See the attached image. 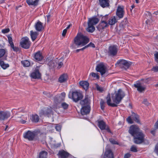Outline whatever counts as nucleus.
I'll return each mask as SVG.
<instances>
[{"label":"nucleus","instance_id":"nucleus-41","mask_svg":"<svg viewBox=\"0 0 158 158\" xmlns=\"http://www.w3.org/2000/svg\"><path fill=\"white\" fill-rule=\"evenodd\" d=\"M105 102L102 99H101L100 102V104L101 109L103 110L105 107Z\"/></svg>","mask_w":158,"mask_h":158},{"label":"nucleus","instance_id":"nucleus-22","mask_svg":"<svg viewBox=\"0 0 158 158\" xmlns=\"http://www.w3.org/2000/svg\"><path fill=\"white\" fill-rule=\"evenodd\" d=\"M109 0H99V5L102 8L108 7L109 6Z\"/></svg>","mask_w":158,"mask_h":158},{"label":"nucleus","instance_id":"nucleus-27","mask_svg":"<svg viewBox=\"0 0 158 158\" xmlns=\"http://www.w3.org/2000/svg\"><path fill=\"white\" fill-rule=\"evenodd\" d=\"M38 35V33L37 32H34L32 30L30 31V35L33 41L36 39Z\"/></svg>","mask_w":158,"mask_h":158},{"label":"nucleus","instance_id":"nucleus-8","mask_svg":"<svg viewBox=\"0 0 158 158\" xmlns=\"http://www.w3.org/2000/svg\"><path fill=\"white\" fill-rule=\"evenodd\" d=\"M143 83L140 81H137L134 84V86L137 89L138 91L140 93H142L144 92L146 89V86L143 85Z\"/></svg>","mask_w":158,"mask_h":158},{"label":"nucleus","instance_id":"nucleus-31","mask_svg":"<svg viewBox=\"0 0 158 158\" xmlns=\"http://www.w3.org/2000/svg\"><path fill=\"white\" fill-rule=\"evenodd\" d=\"M88 27L86 28V31L90 33H92L95 30V27L94 26V25L89 24V23H88Z\"/></svg>","mask_w":158,"mask_h":158},{"label":"nucleus","instance_id":"nucleus-50","mask_svg":"<svg viewBox=\"0 0 158 158\" xmlns=\"http://www.w3.org/2000/svg\"><path fill=\"white\" fill-rule=\"evenodd\" d=\"M127 121L129 123L132 124L133 123V121L130 116L128 117L127 119Z\"/></svg>","mask_w":158,"mask_h":158},{"label":"nucleus","instance_id":"nucleus-12","mask_svg":"<svg viewBox=\"0 0 158 158\" xmlns=\"http://www.w3.org/2000/svg\"><path fill=\"white\" fill-rule=\"evenodd\" d=\"M98 126L101 130H106L108 132L111 133V131L108 127L107 126L106 123L102 120H101L98 122Z\"/></svg>","mask_w":158,"mask_h":158},{"label":"nucleus","instance_id":"nucleus-15","mask_svg":"<svg viewBox=\"0 0 158 158\" xmlns=\"http://www.w3.org/2000/svg\"><path fill=\"white\" fill-rule=\"evenodd\" d=\"M10 116V113L8 111H0V120H3Z\"/></svg>","mask_w":158,"mask_h":158},{"label":"nucleus","instance_id":"nucleus-46","mask_svg":"<svg viewBox=\"0 0 158 158\" xmlns=\"http://www.w3.org/2000/svg\"><path fill=\"white\" fill-rule=\"evenodd\" d=\"M151 70L154 72H158V65L153 66L151 69Z\"/></svg>","mask_w":158,"mask_h":158},{"label":"nucleus","instance_id":"nucleus-51","mask_svg":"<svg viewBox=\"0 0 158 158\" xmlns=\"http://www.w3.org/2000/svg\"><path fill=\"white\" fill-rule=\"evenodd\" d=\"M10 30L9 28H7L5 29H2V32L4 34H5L8 33L9 32Z\"/></svg>","mask_w":158,"mask_h":158},{"label":"nucleus","instance_id":"nucleus-57","mask_svg":"<svg viewBox=\"0 0 158 158\" xmlns=\"http://www.w3.org/2000/svg\"><path fill=\"white\" fill-rule=\"evenodd\" d=\"M55 128L56 129V131H59L61 129V127L59 125H57L55 127Z\"/></svg>","mask_w":158,"mask_h":158},{"label":"nucleus","instance_id":"nucleus-47","mask_svg":"<svg viewBox=\"0 0 158 158\" xmlns=\"http://www.w3.org/2000/svg\"><path fill=\"white\" fill-rule=\"evenodd\" d=\"M10 46L14 51L17 52L19 51V48L17 47H15L14 44L10 45Z\"/></svg>","mask_w":158,"mask_h":158},{"label":"nucleus","instance_id":"nucleus-49","mask_svg":"<svg viewBox=\"0 0 158 158\" xmlns=\"http://www.w3.org/2000/svg\"><path fill=\"white\" fill-rule=\"evenodd\" d=\"M85 47L86 48H88L89 47H91L94 48L95 47L94 44L91 42L89 43L87 45L85 46Z\"/></svg>","mask_w":158,"mask_h":158},{"label":"nucleus","instance_id":"nucleus-54","mask_svg":"<svg viewBox=\"0 0 158 158\" xmlns=\"http://www.w3.org/2000/svg\"><path fill=\"white\" fill-rule=\"evenodd\" d=\"M57 68L60 69V68L63 65V63L62 62H59L58 63Z\"/></svg>","mask_w":158,"mask_h":158},{"label":"nucleus","instance_id":"nucleus-58","mask_svg":"<svg viewBox=\"0 0 158 158\" xmlns=\"http://www.w3.org/2000/svg\"><path fill=\"white\" fill-rule=\"evenodd\" d=\"M154 126V128L156 129L158 128V120L155 123Z\"/></svg>","mask_w":158,"mask_h":158},{"label":"nucleus","instance_id":"nucleus-23","mask_svg":"<svg viewBox=\"0 0 158 158\" xmlns=\"http://www.w3.org/2000/svg\"><path fill=\"white\" fill-rule=\"evenodd\" d=\"M58 155L60 158H68L70 154L64 150H62L59 152Z\"/></svg>","mask_w":158,"mask_h":158},{"label":"nucleus","instance_id":"nucleus-35","mask_svg":"<svg viewBox=\"0 0 158 158\" xmlns=\"http://www.w3.org/2000/svg\"><path fill=\"white\" fill-rule=\"evenodd\" d=\"M67 80V76L66 75H62L59 78V81L60 83L63 82Z\"/></svg>","mask_w":158,"mask_h":158},{"label":"nucleus","instance_id":"nucleus-36","mask_svg":"<svg viewBox=\"0 0 158 158\" xmlns=\"http://www.w3.org/2000/svg\"><path fill=\"white\" fill-rule=\"evenodd\" d=\"M153 79L152 77H149L147 78L142 79L140 81H142L143 83H148L149 81H152Z\"/></svg>","mask_w":158,"mask_h":158},{"label":"nucleus","instance_id":"nucleus-25","mask_svg":"<svg viewBox=\"0 0 158 158\" xmlns=\"http://www.w3.org/2000/svg\"><path fill=\"white\" fill-rule=\"evenodd\" d=\"M80 86L85 90L88 89L89 83L86 81H82L79 82Z\"/></svg>","mask_w":158,"mask_h":158},{"label":"nucleus","instance_id":"nucleus-45","mask_svg":"<svg viewBox=\"0 0 158 158\" xmlns=\"http://www.w3.org/2000/svg\"><path fill=\"white\" fill-rule=\"evenodd\" d=\"M130 150L131 151L134 152H137V150L136 147L134 145H133L131 146Z\"/></svg>","mask_w":158,"mask_h":158},{"label":"nucleus","instance_id":"nucleus-29","mask_svg":"<svg viewBox=\"0 0 158 158\" xmlns=\"http://www.w3.org/2000/svg\"><path fill=\"white\" fill-rule=\"evenodd\" d=\"M131 116L133 119L136 122L138 123H140V121L139 120V116L134 113H132Z\"/></svg>","mask_w":158,"mask_h":158},{"label":"nucleus","instance_id":"nucleus-6","mask_svg":"<svg viewBox=\"0 0 158 158\" xmlns=\"http://www.w3.org/2000/svg\"><path fill=\"white\" fill-rule=\"evenodd\" d=\"M31 42L28 37H25L22 38L20 42L21 47L26 49H28L30 46Z\"/></svg>","mask_w":158,"mask_h":158},{"label":"nucleus","instance_id":"nucleus-7","mask_svg":"<svg viewBox=\"0 0 158 158\" xmlns=\"http://www.w3.org/2000/svg\"><path fill=\"white\" fill-rule=\"evenodd\" d=\"M72 98L73 101L76 102L81 100L83 98L82 93L77 90L72 92Z\"/></svg>","mask_w":158,"mask_h":158},{"label":"nucleus","instance_id":"nucleus-44","mask_svg":"<svg viewBox=\"0 0 158 158\" xmlns=\"http://www.w3.org/2000/svg\"><path fill=\"white\" fill-rule=\"evenodd\" d=\"M6 51L4 49H0V58L3 56L5 54Z\"/></svg>","mask_w":158,"mask_h":158},{"label":"nucleus","instance_id":"nucleus-61","mask_svg":"<svg viewBox=\"0 0 158 158\" xmlns=\"http://www.w3.org/2000/svg\"><path fill=\"white\" fill-rule=\"evenodd\" d=\"M107 19V16H104L102 17L101 20H105L106 21V20Z\"/></svg>","mask_w":158,"mask_h":158},{"label":"nucleus","instance_id":"nucleus-16","mask_svg":"<svg viewBox=\"0 0 158 158\" xmlns=\"http://www.w3.org/2000/svg\"><path fill=\"white\" fill-rule=\"evenodd\" d=\"M103 158H114L113 153L110 149H107L104 153Z\"/></svg>","mask_w":158,"mask_h":158},{"label":"nucleus","instance_id":"nucleus-62","mask_svg":"<svg viewBox=\"0 0 158 158\" xmlns=\"http://www.w3.org/2000/svg\"><path fill=\"white\" fill-rule=\"evenodd\" d=\"M45 94L46 96L48 97H51L52 96V94H51L49 93H45Z\"/></svg>","mask_w":158,"mask_h":158},{"label":"nucleus","instance_id":"nucleus-20","mask_svg":"<svg viewBox=\"0 0 158 158\" xmlns=\"http://www.w3.org/2000/svg\"><path fill=\"white\" fill-rule=\"evenodd\" d=\"M31 74V77L33 78L39 79L41 77V74L38 69H36Z\"/></svg>","mask_w":158,"mask_h":158},{"label":"nucleus","instance_id":"nucleus-28","mask_svg":"<svg viewBox=\"0 0 158 158\" xmlns=\"http://www.w3.org/2000/svg\"><path fill=\"white\" fill-rule=\"evenodd\" d=\"M64 99V98H62L60 96L56 95L54 98V101L55 103L58 104L63 101Z\"/></svg>","mask_w":158,"mask_h":158},{"label":"nucleus","instance_id":"nucleus-21","mask_svg":"<svg viewBox=\"0 0 158 158\" xmlns=\"http://www.w3.org/2000/svg\"><path fill=\"white\" fill-rule=\"evenodd\" d=\"M35 30L38 31H40L44 29L43 23L40 21H38L35 23Z\"/></svg>","mask_w":158,"mask_h":158},{"label":"nucleus","instance_id":"nucleus-59","mask_svg":"<svg viewBox=\"0 0 158 158\" xmlns=\"http://www.w3.org/2000/svg\"><path fill=\"white\" fill-rule=\"evenodd\" d=\"M67 31V30L66 29H65L63 31V32L62 33V35L63 36H65V35Z\"/></svg>","mask_w":158,"mask_h":158},{"label":"nucleus","instance_id":"nucleus-1","mask_svg":"<svg viewBox=\"0 0 158 158\" xmlns=\"http://www.w3.org/2000/svg\"><path fill=\"white\" fill-rule=\"evenodd\" d=\"M125 96L124 92L121 89H119L117 91H115L111 95V98L114 102L113 103L111 102V100L110 94H108L106 98V102L107 104L110 106L112 107H117V104H119L123 98Z\"/></svg>","mask_w":158,"mask_h":158},{"label":"nucleus","instance_id":"nucleus-52","mask_svg":"<svg viewBox=\"0 0 158 158\" xmlns=\"http://www.w3.org/2000/svg\"><path fill=\"white\" fill-rule=\"evenodd\" d=\"M96 87L98 91H100L101 92L103 91V88L99 86L98 84L96 85Z\"/></svg>","mask_w":158,"mask_h":158},{"label":"nucleus","instance_id":"nucleus-4","mask_svg":"<svg viewBox=\"0 0 158 158\" xmlns=\"http://www.w3.org/2000/svg\"><path fill=\"white\" fill-rule=\"evenodd\" d=\"M40 135V133L39 132L28 130L23 133V137L29 141H32L35 139H38V136Z\"/></svg>","mask_w":158,"mask_h":158},{"label":"nucleus","instance_id":"nucleus-26","mask_svg":"<svg viewBox=\"0 0 158 158\" xmlns=\"http://www.w3.org/2000/svg\"><path fill=\"white\" fill-rule=\"evenodd\" d=\"M80 103L83 106L89 105V98L88 97H85L84 99L81 100Z\"/></svg>","mask_w":158,"mask_h":158},{"label":"nucleus","instance_id":"nucleus-42","mask_svg":"<svg viewBox=\"0 0 158 158\" xmlns=\"http://www.w3.org/2000/svg\"><path fill=\"white\" fill-rule=\"evenodd\" d=\"M8 38V40L9 44H10V45L13 44V40L11 37L10 36V35H8L7 36Z\"/></svg>","mask_w":158,"mask_h":158},{"label":"nucleus","instance_id":"nucleus-9","mask_svg":"<svg viewBox=\"0 0 158 158\" xmlns=\"http://www.w3.org/2000/svg\"><path fill=\"white\" fill-rule=\"evenodd\" d=\"M118 51L117 46L116 45H111L108 48L107 54L109 56L112 57L116 55Z\"/></svg>","mask_w":158,"mask_h":158},{"label":"nucleus","instance_id":"nucleus-3","mask_svg":"<svg viewBox=\"0 0 158 158\" xmlns=\"http://www.w3.org/2000/svg\"><path fill=\"white\" fill-rule=\"evenodd\" d=\"M89 40V39L86 36L81 34H78L74 40L75 44L78 46H81L86 45Z\"/></svg>","mask_w":158,"mask_h":158},{"label":"nucleus","instance_id":"nucleus-53","mask_svg":"<svg viewBox=\"0 0 158 158\" xmlns=\"http://www.w3.org/2000/svg\"><path fill=\"white\" fill-rule=\"evenodd\" d=\"M142 103L147 106H148L150 104V103L148 102V100L147 99H144Z\"/></svg>","mask_w":158,"mask_h":158},{"label":"nucleus","instance_id":"nucleus-55","mask_svg":"<svg viewBox=\"0 0 158 158\" xmlns=\"http://www.w3.org/2000/svg\"><path fill=\"white\" fill-rule=\"evenodd\" d=\"M110 141L111 143L113 144H117V142H116L114 139H110Z\"/></svg>","mask_w":158,"mask_h":158},{"label":"nucleus","instance_id":"nucleus-2","mask_svg":"<svg viewBox=\"0 0 158 158\" xmlns=\"http://www.w3.org/2000/svg\"><path fill=\"white\" fill-rule=\"evenodd\" d=\"M129 132L134 138V142L136 144H140L144 141V135L136 125H132L129 128Z\"/></svg>","mask_w":158,"mask_h":158},{"label":"nucleus","instance_id":"nucleus-40","mask_svg":"<svg viewBox=\"0 0 158 158\" xmlns=\"http://www.w3.org/2000/svg\"><path fill=\"white\" fill-rule=\"evenodd\" d=\"M90 75L94 78H96L97 79H98L99 78V76L97 73L92 72L90 73Z\"/></svg>","mask_w":158,"mask_h":158},{"label":"nucleus","instance_id":"nucleus-63","mask_svg":"<svg viewBox=\"0 0 158 158\" xmlns=\"http://www.w3.org/2000/svg\"><path fill=\"white\" fill-rule=\"evenodd\" d=\"M155 57V59H158V52H157L154 55Z\"/></svg>","mask_w":158,"mask_h":158},{"label":"nucleus","instance_id":"nucleus-48","mask_svg":"<svg viewBox=\"0 0 158 158\" xmlns=\"http://www.w3.org/2000/svg\"><path fill=\"white\" fill-rule=\"evenodd\" d=\"M154 152L158 155V142L155 145Z\"/></svg>","mask_w":158,"mask_h":158},{"label":"nucleus","instance_id":"nucleus-11","mask_svg":"<svg viewBox=\"0 0 158 158\" xmlns=\"http://www.w3.org/2000/svg\"><path fill=\"white\" fill-rule=\"evenodd\" d=\"M106 68L102 63L98 64L96 68V70L98 72L101 73L102 76L106 72Z\"/></svg>","mask_w":158,"mask_h":158},{"label":"nucleus","instance_id":"nucleus-39","mask_svg":"<svg viewBox=\"0 0 158 158\" xmlns=\"http://www.w3.org/2000/svg\"><path fill=\"white\" fill-rule=\"evenodd\" d=\"M1 67L3 69H5L9 67V65L7 64H5L3 61L1 65Z\"/></svg>","mask_w":158,"mask_h":158},{"label":"nucleus","instance_id":"nucleus-19","mask_svg":"<svg viewBox=\"0 0 158 158\" xmlns=\"http://www.w3.org/2000/svg\"><path fill=\"white\" fill-rule=\"evenodd\" d=\"M81 113L82 115H84L88 114L90 111L89 105L82 106L81 109Z\"/></svg>","mask_w":158,"mask_h":158},{"label":"nucleus","instance_id":"nucleus-18","mask_svg":"<svg viewBox=\"0 0 158 158\" xmlns=\"http://www.w3.org/2000/svg\"><path fill=\"white\" fill-rule=\"evenodd\" d=\"M99 21V19L95 16L93 17L89 18L88 22V23L95 25L97 24Z\"/></svg>","mask_w":158,"mask_h":158},{"label":"nucleus","instance_id":"nucleus-24","mask_svg":"<svg viewBox=\"0 0 158 158\" xmlns=\"http://www.w3.org/2000/svg\"><path fill=\"white\" fill-rule=\"evenodd\" d=\"M34 57L36 61H41L43 57L40 51H38L34 55Z\"/></svg>","mask_w":158,"mask_h":158},{"label":"nucleus","instance_id":"nucleus-32","mask_svg":"<svg viewBox=\"0 0 158 158\" xmlns=\"http://www.w3.org/2000/svg\"><path fill=\"white\" fill-rule=\"evenodd\" d=\"M27 3L29 5H37L39 0H27Z\"/></svg>","mask_w":158,"mask_h":158},{"label":"nucleus","instance_id":"nucleus-64","mask_svg":"<svg viewBox=\"0 0 158 158\" xmlns=\"http://www.w3.org/2000/svg\"><path fill=\"white\" fill-rule=\"evenodd\" d=\"M131 8H130V10H131L133 8H134L135 7V6L134 5H132L131 6Z\"/></svg>","mask_w":158,"mask_h":158},{"label":"nucleus","instance_id":"nucleus-60","mask_svg":"<svg viewBox=\"0 0 158 158\" xmlns=\"http://www.w3.org/2000/svg\"><path fill=\"white\" fill-rule=\"evenodd\" d=\"M85 49H86V48H85V47H83V48H81V49H78L76 50V52H78L80 51L83 50H84Z\"/></svg>","mask_w":158,"mask_h":158},{"label":"nucleus","instance_id":"nucleus-10","mask_svg":"<svg viewBox=\"0 0 158 158\" xmlns=\"http://www.w3.org/2000/svg\"><path fill=\"white\" fill-rule=\"evenodd\" d=\"M52 114V110L51 107H45L41 109L40 111L39 114L40 116L44 115L47 116L49 115Z\"/></svg>","mask_w":158,"mask_h":158},{"label":"nucleus","instance_id":"nucleus-14","mask_svg":"<svg viewBox=\"0 0 158 158\" xmlns=\"http://www.w3.org/2000/svg\"><path fill=\"white\" fill-rule=\"evenodd\" d=\"M124 8L121 6H118L116 14L119 19L122 18L124 15Z\"/></svg>","mask_w":158,"mask_h":158},{"label":"nucleus","instance_id":"nucleus-13","mask_svg":"<svg viewBox=\"0 0 158 158\" xmlns=\"http://www.w3.org/2000/svg\"><path fill=\"white\" fill-rule=\"evenodd\" d=\"M108 26L109 25L106 21L101 20V22L97 27V28L99 31H102V30Z\"/></svg>","mask_w":158,"mask_h":158},{"label":"nucleus","instance_id":"nucleus-34","mask_svg":"<svg viewBox=\"0 0 158 158\" xmlns=\"http://www.w3.org/2000/svg\"><path fill=\"white\" fill-rule=\"evenodd\" d=\"M31 119L32 121L34 123H37L39 120V116L37 114L33 115L31 116Z\"/></svg>","mask_w":158,"mask_h":158},{"label":"nucleus","instance_id":"nucleus-30","mask_svg":"<svg viewBox=\"0 0 158 158\" xmlns=\"http://www.w3.org/2000/svg\"><path fill=\"white\" fill-rule=\"evenodd\" d=\"M117 22V21L115 16L112 17L109 19L108 24V25H112L114 24Z\"/></svg>","mask_w":158,"mask_h":158},{"label":"nucleus","instance_id":"nucleus-17","mask_svg":"<svg viewBox=\"0 0 158 158\" xmlns=\"http://www.w3.org/2000/svg\"><path fill=\"white\" fill-rule=\"evenodd\" d=\"M23 116V115H22L21 117L15 116V120L21 123L24 124L26 123V120H27L28 117L27 115H26L24 117H22Z\"/></svg>","mask_w":158,"mask_h":158},{"label":"nucleus","instance_id":"nucleus-38","mask_svg":"<svg viewBox=\"0 0 158 158\" xmlns=\"http://www.w3.org/2000/svg\"><path fill=\"white\" fill-rule=\"evenodd\" d=\"M48 64L52 67H54L56 65V62L54 60H52L49 62Z\"/></svg>","mask_w":158,"mask_h":158},{"label":"nucleus","instance_id":"nucleus-33","mask_svg":"<svg viewBox=\"0 0 158 158\" xmlns=\"http://www.w3.org/2000/svg\"><path fill=\"white\" fill-rule=\"evenodd\" d=\"M48 152L45 151L41 152L39 154V158H47Z\"/></svg>","mask_w":158,"mask_h":158},{"label":"nucleus","instance_id":"nucleus-43","mask_svg":"<svg viewBox=\"0 0 158 158\" xmlns=\"http://www.w3.org/2000/svg\"><path fill=\"white\" fill-rule=\"evenodd\" d=\"M61 106L64 109H66L68 107L69 105L65 102H63L61 104Z\"/></svg>","mask_w":158,"mask_h":158},{"label":"nucleus","instance_id":"nucleus-56","mask_svg":"<svg viewBox=\"0 0 158 158\" xmlns=\"http://www.w3.org/2000/svg\"><path fill=\"white\" fill-rule=\"evenodd\" d=\"M131 156V155L129 153H127L124 155V158H129Z\"/></svg>","mask_w":158,"mask_h":158},{"label":"nucleus","instance_id":"nucleus-37","mask_svg":"<svg viewBox=\"0 0 158 158\" xmlns=\"http://www.w3.org/2000/svg\"><path fill=\"white\" fill-rule=\"evenodd\" d=\"M22 64L24 67H28L30 65V63L29 61L27 60H24L21 61Z\"/></svg>","mask_w":158,"mask_h":158},{"label":"nucleus","instance_id":"nucleus-5","mask_svg":"<svg viewBox=\"0 0 158 158\" xmlns=\"http://www.w3.org/2000/svg\"><path fill=\"white\" fill-rule=\"evenodd\" d=\"M116 65H117L122 69L126 70L129 68L131 63L124 59H120L117 61Z\"/></svg>","mask_w":158,"mask_h":158}]
</instances>
